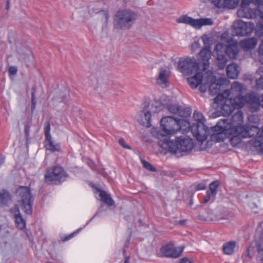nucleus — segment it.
<instances>
[{"label":"nucleus","instance_id":"nucleus-58","mask_svg":"<svg viewBox=\"0 0 263 263\" xmlns=\"http://www.w3.org/2000/svg\"><path fill=\"white\" fill-rule=\"evenodd\" d=\"M259 101L260 107H262L263 108V100H260Z\"/></svg>","mask_w":263,"mask_h":263},{"label":"nucleus","instance_id":"nucleus-42","mask_svg":"<svg viewBox=\"0 0 263 263\" xmlns=\"http://www.w3.org/2000/svg\"><path fill=\"white\" fill-rule=\"evenodd\" d=\"M211 82L208 83L207 84H204L203 83L200 84L201 85L199 87V89H200V91L202 92H205L206 91V89H207L208 85L209 86V88L210 89V86L211 85ZM209 91H210V90H209ZM210 93L212 95H213V94H212L211 93V92H210Z\"/></svg>","mask_w":263,"mask_h":263},{"label":"nucleus","instance_id":"nucleus-52","mask_svg":"<svg viewBox=\"0 0 263 263\" xmlns=\"http://www.w3.org/2000/svg\"><path fill=\"white\" fill-rule=\"evenodd\" d=\"M88 164L92 170H95V165L93 162L89 161L88 162Z\"/></svg>","mask_w":263,"mask_h":263},{"label":"nucleus","instance_id":"nucleus-41","mask_svg":"<svg viewBox=\"0 0 263 263\" xmlns=\"http://www.w3.org/2000/svg\"><path fill=\"white\" fill-rule=\"evenodd\" d=\"M258 52L259 55L260 61L263 64V41L259 46Z\"/></svg>","mask_w":263,"mask_h":263},{"label":"nucleus","instance_id":"nucleus-47","mask_svg":"<svg viewBox=\"0 0 263 263\" xmlns=\"http://www.w3.org/2000/svg\"><path fill=\"white\" fill-rule=\"evenodd\" d=\"M248 99H259L258 96L254 92H251L248 96Z\"/></svg>","mask_w":263,"mask_h":263},{"label":"nucleus","instance_id":"nucleus-40","mask_svg":"<svg viewBox=\"0 0 263 263\" xmlns=\"http://www.w3.org/2000/svg\"><path fill=\"white\" fill-rule=\"evenodd\" d=\"M142 164H143L144 167L146 169H147V170H149V171H150L151 172H153L157 171L156 168L155 167H154L149 163H148L145 161H143Z\"/></svg>","mask_w":263,"mask_h":263},{"label":"nucleus","instance_id":"nucleus-13","mask_svg":"<svg viewBox=\"0 0 263 263\" xmlns=\"http://www.w3.org/2000/svg\"><path fill=\"white\" fill-rule=\"evenodd\" d=\"M233 27V35L243 36L252 32L254 29V24L251 22H245L239 20L234 23Z\"/></svg>","mask_w":263,"mask_h":263},{"label":"nucleus","instance_id":"nucleus-60","mask_svg":"<svg viewBox=\"0 0 263 263\" xmlns=\"http://www.w3.org/2000/svg\"><path fill=\"white\" fill-rule=\"evenodd\" d=\"M31 99H33V92L31 93Z\"/></svg>","mask_w":263,"mask_h":263},{"label":"nucleus","instance_id":"nucleus-33","mask_svg":"<svg viewBox=\"0 0 263 263\" xmlns=\"http://www.w3.org/2000/svg\"><path fill=\"white\" fill-rule=\"evenodd\" d=\"M31 125L30 124L29 122H25L24 124V133H25V136L26 138V148L28 149V145L29 144L31 143V138L30 137L29 132H30V129Z\"/></svg>","mask_w":263,"mask_h":263},{"label":"nucleus","instance_id":"nucleus-35","mask_svg":"<svg viewBox=\"0 0 263 263\" xmlns=\"http://www.w3.org/2000/svg\"><path fill=\"white\" fill-rule=\"evenodd\" d=\"M10 197V193L6 190L4 193H0V204L7 205Z\"/></svg>","mask_w":263,"mask_h":263},{"label":"nucleus","instance_id":"nucleus-10","mask_svg":"<svg viewBox=\"0 0 263 263\" xmlns=\"http://www.w3.org/2000/svg\"><path fill=\"white\" fill-rule=\"evenodd\" d=\"M176 21L177 23L189 25L196 29H199L203 26H211L213 24V21L211 18L195 19L187 15L180 16Z\"/></svg>","mask_w":263,"mask_h":263},{"label":"nucleus","instance_id":"nucleus-54","mask_svg":"<svg viewBox=\"0 0 263 263\" xmlns=\"http://www.w3.org/2000/svg\"><path fill=\"white\" fill-rule=\"evenodd\" d=\"M258 252L259 253V254L260 255V257H261V260L263 261V250H261V249H259L258 250Z\"/></svg>","mask_w":263,"mask_h":263},{"label":"nucleus","instance_id":"nucleus-51","mask_svg":"<svg viewBox=\"0 0 263 263\" xmlns=\"http://www.w3.org/2000/svg\"><path fill=\"white\" fill-rule=\"evenodd\" d=\"M202 39L204 43L206 44L208 42L209 37L207 35H203L202 37Z\"/></svg>","mask_w":263,"mask_h":263},{"label":"nucleus","instance_id":"nucleus-29","mask_svg":"<svg viewBox=\"0 0 263 263\" xmlns=\"http://www.w3.org/2000/svg\"><path fill=\"white\" fill-rule=\"evenodd\" d=\"M99 192H100L99 196L101 197V200L102 201L109 206H112L114 205L115 202L109 195L107 194L104 191L99 190Z\"/></svg>","mask_w":263,"mask_h":263},{"label":"nucleus","instance_id":"nucleus-11","mask_svg":"<svg viewBox=\"0 0 263 263\" xmlns=\"http://www.w3.org/2000/svg\"><path fill=\"white\" fill-rule=\"evenodd\" d=\"M227 120H221L217 122L216 125L212 128L214 132L211 135L212 141L216 142L223 141L231 133V128L229 129L225 123Z\"/></svg>","mask_w":263,"mask_h":263},{"label":"nucleus","instance_id":"nucleus-55","mask_svg":"<svg viewBox=\"0 0 263 263\" xmlns=\"http://www.w3.org/2000/svg\"><path fill=\"white\" fill-rule=\"evenodd\" d=\"M73 235H74V234H71L69 235V236H67L65 238L64 240H68L70 239V238H71L73 237Z\"/></svg>","mask_w":263,"mask_h":263},{"label":"nucleus","instance_id":"nucleus-9","mask_svg":"<svg viewBox=\"0 0 263 263\" xmlns=\"http://www.w3.org/2000/svg\"><path fill=\"white\" fill-rule=\"evenodd\" d=\"M178 69L180 72L187 76L192 75L200 70L196 59L191 58L180 59L178 62Z\"/></svg>","mask_w":263,"mask_h":263},{"label":"nucleus","instance_id":"nucleus-32","mask_svg":"<svg viewBox=\"0 0 263 263\" xmlns=\"http://www.w3.org/2000/svg\"><path fill=\"white\" fill-rule=\"evenodd\" d=\"M227 63V60L223 54H217L216 58V64L219 69H223Z\"/></svg>","mask_w":263,"mask_h":263},{"label":"nucleus","instance_id":"nucleus-48","mask_svg":"<svg viewBox=\"0 0 263 263\" xmlns=\"http://www.w3.org/2000/svg\"><path fill=\"white\" fill-rule=\"evenodd\" d=\"M5 158V157L3 155L0 154V167L4 164Z\"/></svg>","mask_w":263,"mask_h":263},{"label":"nucleus","instance_id":"nucleus-19","mask_svg":"<svg viewBox=\"0 0 263 263\" xmlns=\"http://www.w3.org/2000/svg\"><path fill=\"white\" fill-rule=\"evenodd\" d=\"M177 142L179 152H190L193 147L192 139L188 137L177 138Z\"/></svg>","mask_w":263,"mask_h":263},{"label":"nucleus","instance_id":"nucleus-7","mask_svg":"<svg viewBox=\"0 0 263 263\" xmlns=\"http://www.w3.org/2000/svg\"><path fill=\"white\" fill-rule=\"evenodd\" d=\"M67 177V175L63 168L56 166L47 170L45 175V181L48 183L57 184L64 181Z\"/></svg>","mask_w":263,"mask_h":263},{"label":"nucleus","instance_id":"nucleus-59","mask_svg":"<svg viewBox=\"0 0 263 263\" xmlns=\"http://www.w3.org/2000/svg\"><path fill=\"white\" fill-rule=\"evenodd\" d=\"M262 69H263V67H260L259 69L258 72H260L262 71Z\"/></svg>","mask_w":263,"mask_h":263},{"label":"nucleus","instance_id":"nucleus-2","mask_svg":"<svg viewBox=\"0 0 263 263\" xmlns=\"http://www.w3.org/2000/svg\"><path fill=\"white\" fill-rule=\"evenodd\" d=\"M142 110L139 112V123L146 127L151 126V114L162 110L164 105L161 100H146L141 104Z\"/></svg>","mask_w":263,"mask_h":263},{"label":"nucleus","instance_id":"nucleus-61","mask_svg":"<svg viewBox=\"0 0 263 263\" xmlns=\"http://www.w3.org/2000/svg\"><path fill=\"white\" fill-rule=\"evenodd\" d=\"M261 97H262V99H263V95H262Z\"/></svg>","mask_w":263,"mask_h":263},{"label":"nucleus","instance_id":"nucleus-18","mask_svg":"<svg viewBox=\"0 0 263 263\" xmlns=\"http://www.w3.org/2000/svg\"><path fill=\"white\" fill-rule=\"evenodd\" d=\"M159 145L171 153H176L178 151L177 140L175 141L170 140L167 138L159 141Z\"/></svg>","mask_w":263,"mask_h":263},{"label":"nucleus","instance_id":"nucleus-3","mask_svg":"<svg viewBox=\"0 0 263 263\" xmlns=\"http://www.w3.org/2000/svg\"><path fill=\"white\" fill-rule=\"evenodd\" d=\"M137 17V14L130 10H119L114 15V27L117 29H129L134 24Z\"/></svg>","mask_w":263,"mask_h":263},{"label":"nucleus","instance_id":"nucleus-17","mask_svg":"<svg viewBox=\"0 0 263 263\" xmlns=\"http://www.w3.org/2000/svg\"><path fill=\"white\" fill-rule=\"evenodd\" d=\"M10 213L13 215L15 226L20 230H23L26 227L25 219L21 214L18 204H14L13 207L10 209Z\"/></svg>","mask_w":263,"mask_h":263},{"label":"nucleus","instance_id":"nucleus-14","mask_svg":"<svg viewBox=\"0 0 263 263\" xmlns=\"http://www.w3.org/2000/svg\"><path fill=\"white\" fill-rule=\"evenodd\" d=\"M183 249L182 246L175 247L172 242H169L161 247L159 255L161 257L176 258L181 256Z\"/></svg>","mask_w":263,"mask_h":263},{"label":"nucleus","instance_id":"nucleus-21","mask_svg":"<svg viewBox=\"0 0 263 263\" xmlns=\"http://www.w3.org/2000/svg\"><path fill=\"white\" fill-rule=\"evenodd\" d=\"M225 52L230 59H237L239 52V47L238 43L234 42L232 44L227 46Z\"/></svg>","mask_w":263,"mask_h":263},{"label":"nucleus","instance_id":"nucleus-12","mask_svg":"<svg viewBox=\"0 0 263 263\" xmlns=\"http://www.w3.org/2000/svg\"><path fill=\"white\" fill-rule=\"evenodd\" d=\"M181 120L176 119L171 116L163 117L161 120L162 130L166 135H173L179 131L180 128Z\"/></svg>","mask_w":263,"mask_h":263},{"label":"nucleus","instance_id":"nucleus-44","mask_svg":"<svg viewBox=\"0 0 263 263\" xmlns=\"http://www.w3.org/2000/svg\"><path fill=\"white\" fill-rule=\"evenodd\" d=\"M17 68L15 66H10L8 69V72L10 76H14L17 73Z\"/></svg>","mask_w":263,"mask_h":263},{"label":"nucleus","instance_id":"nucleus-34","mask_svg":"<svg viewBox=\"0 0 263 263\" xmlns=\"http://www.w3.org/2000/svg\"><path fill=\"white\" fill-rule=\"evenodd\" d=\"M235 247L234 242H229L225 243L223 246L224 253L227 255L232 254L234 252Z\"/></svg>","mask_w":263,"mask_h":263},{"label":"nucleus","instance_id":"nucleus-5","mask_svg":"<svg viewBox=\"0 0 263 263\" xmlns=\"http://www.w3.org/2000/svg\"><path fill=\"white\" fill-rule=\"evenodd\" d=\"M15 195L22 210L27 214H31L32 203L31 190L26 186H19L15 191Z\"/></svg>","mask_w":263,"mask_h":263},{"label":"nucleus","instance_id":"nucleus-30","mask_svg":"<svg viewBox=\"0 0 263 263\" xmlns=\"http://www.w3.org/2000/svg\"><path fill=\"white\" fill-rule=\"evenodd\" d=\"M45 146L47 150L51 152L59 151L60 149V145L54 143L51 138H45Z\"/></svg>","mask_w":263,"mask_h":263},{"label":"nucleus","instance_id":"nucleus-26","mask_svg":"<svg viewBox=\"0 0 263 263\" xmlns=\"http://www.w3.org/2000/svg\"><path fill=\"white\" fill-rule=\"evenodd\" d=\"M257 43V39L254 37H252L241 41L240 42V45L241 47L244 50L247 51L254 48L256 45Z\"/></svg>","mask_w":263,"mask_h":263},{"label":"nucleus","instance_id":"nucleus-43","mask_svg":"<svg viewBox=\"0 0 263 263\" xmlns=\"http://www.w3.org/2000/svg\"><path fill=\"white\" fill-rule=\"evenodd\" d=\"M257 9L260 13V17L263 18V0H261L257 4Z\"/></svg>","mask_w":263,"mask_h":263},{"label":"nucleus","instance_id":"nucleus-50","mask_svg":"<svg viewBox=\"0 0 263 263\" xmlns=\"http://www.w3.org/2000/svg\"><path fill=\"white\" fill-rule=\"evenodd\" d=\"M180 263H192V262H191V261L189 258L184 257V258H183L182 259H181Z\"/></svg>","mask_w":263,"mask_h":263},{"label":"nucleus","instance_id":"nucleus-39","mask_svg":"<svg viewBox=\"0 0 263 263\" xmlns=\"http://www.w3.org/2000/svg\"><path fill=\"white\" fill-rule=\"evenodd\" d=\"M50 125L49 121H47L44 126V133L46 138H51L50 134Z\"/></svg>","mask_w":263,"mask_h":263},{"label":"nucleus","instance_id":"nucleus-1","mask_svg":"<svg viewBox=\"0 0 263 263\" xmlns=\"http://www.w3.org/2000/svg\"><path fill=\"white\" fill-rule=\"evenodd\" d=\"M229 84L226 78L217 79L216 83H213L210 86L212 94L217 95L214 99H244L241 95L245 90L243 85L238 82L232 83L231 89H224L225 85Z\"/></svg>","mask_w":263,"mask_h":263},{"label":"nucleus","instance_id":"nucleus-6","mask_svg":"<svg viewBox=\"0 0 263 263\" xmlns=\"http://www.w3.org/2000/svg\"><path fill=\"white\" fill-rule=\"evenodd\" d=\"M194 74V76L187 79L189 85L192 88H197L201 83L205 84L211 82V85L213 83H216L217 79L214 76L213 72L210 70H199Z\"/></svg>","mask_w":263,"mask_h":263},{"label":"nucleus","instance_id":"nucleus-23","mask_svg":"<svg viewBox=\"0 0 263 263\" xmlns=\"http://www.w3.org/2000/svg\"><path fill=\"white\" fill-rule=\"evenodd\" d=\"M231 133L229 134V136H232L230 139V143L233 146H236L241 143L242 138H244L241 134V131L239 129L231 128Z\"/></svg>","mask_w":263,"mask_h":263},{"label":"nucleus","instance_id":"nucleus-25","mask_svg":"<svg viewBox=\"0 0 263 263\" xmlns=\"http://www.w3.org/2000/svg\"><path fill=\"white\" fill-rule=\"evenodd\" d=\"M109 19L108 12L106 10H102L98 13V20L102 23V30L106 32L107 30Z\"/></svg>","mask_w":263,"mask_h":263},{"label":"nucleus","instance_id":"nucleus-20","mask_svg":"<svg viewBox=\"0 0 263 263\" xmlns=\"http://www.w3.org/2000/svg\"><path fill=\"white\" fill-rule=\"evenodd\" d=\"M170 72L164 69H160L156 79L157 84L162 88H166L168 86V78Z\"/></svg>","mask_w":263,"mask_h":263},{"label":"nucleus","instance_id":"nucleus-8","mask_svg":"<svg viewBox=\"0 0 263 263\" xmlns=\"http://www.w3.org/2000/svg\"><path fill=\"white\" fill-rule=\"evenodd\" d=\"M246 100H214L215 103L221 104V111L223 116L231 115L235 109H239L244 105Z\"/></svg>","mask_w":263,"mask_h":263},{"label":"nucleus","instance_id":"nucleus-57","mask_svg":"<svg viewBox=\"0 0 263 263\" xmlns=\"http://www.w3.org/2000/svg\"><path fill=\"white\" fill-rule=\"evenodd\" d=\"M129 257H126L125 259V261H124V263H129Z\"/></svg>","mask_w":263,"mask_h":263},{"label":"nucleus","instance_id":"nucleus-28","mask_svg":"<svg viewBox=\"0 0 263 263\" xmlns=\"http://www.w3.org/2000/svg\"><path fill=\"white\" fill-rule=\"evenodd\" d=\"M260 100H246L244 104L247 103L248 106L252 112L257 111L260 107Z\"/></svg>","mask_w":263,"mask_h":263},{"label":"nucleus","instance_id":"nucleus-22","mask_svg":"<svg viewBox=\"0 0 263 263\" xmlns=\"http://www.w3.org/2000/svg\"><path fill=\"white\" fill-rule=\"evenodd\" d=\"M237 14L239 17L252 18L255 17L256 12L254 9H251L249 7L240 6V8L237 12Z\"/></svg>","mask_w":263,"mask_h":263},{"label":"nucleus","instance_id":"nucleus-37","mask_svg":"<svg viewBox=\"0 0 263 263\" xmlns=\"http://www.w3.org/2000/svg\"><path fill=\"white\" fill-rule=\"evenodd\" d=\"M219 182L218 181H215L210 184L209 188L210 191L208 192L213 193L214 195H216V190L219 186Z\"/></svg>","mask_w":263,"mask_h":263},{"label":"nucleus","instance_id":"nucleus-27","mask_svg":"<svg viewBox=\"0 0 263 263\" xmlns=\"http://www.w3.org/2000/svg\"><path fill=\"white\" fill-rule=\"evenodd\" d=\"M238 66L235 63H232L228 66L227 68V73L230 79H236L239 75Z\"/></svg>","mask_w":263,"mask_h":263},{"label":"nucleus","instance_id":"nucleus-45","mask_svg":"<svg viewBox=\"0 0 263 263\" xmlns=\"http://www.w3.org/2000/svg\"><path fill=\"white\" fill-rule=\"evenodd\" d=\"M256 85L258 88L263 89V74L256 80Z\"/></svg>","mask_w":263,"mask_h":263},{"label":"nucleus","instance_id":"nucleus-38","mask_svg":"<svg viewBox=\"0 0 263 263\" xmlns=\"http://www.w3.org/2000/svg\"><path fill=\"white\" fill-rule=\"evenodd\" d=\"M261 0H242L240 6H243L245 7H249L251 4H253L257 5Z\"/></svg>","mask_w":263,"mask_h":263},{"label":"nucleus","instance_id":"nucleus-53","mask_svg":"<svg viewBox=\"0 0 263 263\" xmlns=\"http://www.w3.org/2000/svg\"><path fill=\"white\" fill-rule=\"evenodd\" d=\"M26 234V235H27V237L28 238V239L29 240L30 243H31V247H32V246H33L32 240L30 238V237L29 236L28 232L27 231Z\"/></svg>","mask_w":263,"mask_h":263},{"label":"nucleus","instance_id":"nucleus-16","mask_svg":"<svg viewBox=\"0 0 263 263\" xmlns=\"http://www.w3.org/2000/svg\"><path fill=\"white\" fill-rule=\"evenodd\" d=\"M227 120L226 122L225 125L229 129L234 128L240 130V128H243L245 125L243 124V113L241 111H238L235 114L231 119H225Z\"/></svg>","mask_w":263,"mask_h":263},{"label":"nucleus","instance_id":"nucleus-24","mask_svg":"<svg viewBox=\"0 0 263 263\" xmlns=\"http://www.w3.org/2000/svg\"><path fill=\"white\" fill-rule=\"evenodd\" d=\"M199 55L203 61L202 70L206 71L209 64V60L211 57V52L210 50V48L205 47L203 48L199 52Z\"/></svg>","mask_w":263,"mask_h":263},{"label":"nucleus","instance_id":"nucleus-46","mask_svg":"<svg viewBox=\"0 0 263 263\" xmlns=\"http://www.w3.org/2000/svg\"><path fill=\"white\" fill-rule=\"evenodd\" d=\"M119 143L124 148L130 149L131 147L126 144L124 139L121 138L119 140Z\"/></svg>","mask_w":263,"mask_h":263},{"label":"nucleus","instance_id":"nucleus-36","mask_svg":"<svg viewBox=\"0 0 263 263\" xmlns=\"http://www.w3.org/2000/svg\"><path fill=\"white\" fill-rule=\"evenodd\" d=\"M215 195L212 193L208 191L206 192V194L204 197L203 200L201 201L202 204H205L208 203H212L215 199Z\"/></svg>","mask_w":263,"mask_h":263},{"label":"nucleus","instance_id":"nucleus-15","mask_svg":"<svg viewBox=\"0 0 263 263\" xmlns=\"http://www.w3.org/2000/svg\"><path fill=\"white\" fill-rule=\"evenodd\" d=\"M203 3H210L218 8H227L234 9L237 7L240 0H199Z\"/></svg>","mask_w":263,"mask_h":263},{"label":"nucleus","instance_id":"nucleus-4","mask_svg":"<svg viewBox=\"0 0 263 263\" xmlns=\"http://www.w3.org/2000/svg\"><path fill=\"white\" fill-rule=\"evenodd\" d=\"M193 118L197 123L191 126V130L196 139L202 142L209 135L208 128L204 124L205 119L202 114L198 111H194Z\"/></svg>","mask_w":263,"mask_h":263},{"label":"nucleus","instance_id":"nucleus-49","mask_svg":"<svg viewBox=\"0 0 263 263\" xmlns=\"http://www.w3.org/2000/svg\"><path fill=\"white\" fill-rule=\"evenodd\" d=\"M223 44H221V43H218L216 44V46H215V49L216 50V51H218V50H220L221 49V48H223Z\"/></svg>","mask_w":263,"mask_h":263},{"label":"nucleus","instance_id":"nucleus-31","mask_svg":"<svg viewBox=\"0 0 263 263\" xmlns=\"http://www.w3.org/2000/svg\"><path fill=\"white\" fill-rule=\"evenodd\" d=\"M164 105V108H167V109L170 112L174 114H180V111L181 109V106L178 105L176 104H170L168 105H165L162 103Z\"/></svg>","mask_w":263,"mask_h":263},{"label":"nucleus","instance_id":"nucleus-56","mask_svg":"<svg viewBox=\"0 0 263 263\" xmlns=\"http://www.w3.org/2000/svg\"><path fill=\"white\" fill-rule=\"evenodd\" d=\"M31 100L30 111H31V114H32L33 113V100Z\"/></svg>","mask_w":263,"mask_h":263}]
</instances>
